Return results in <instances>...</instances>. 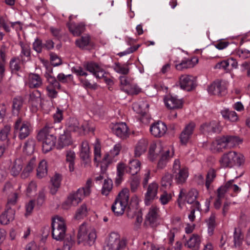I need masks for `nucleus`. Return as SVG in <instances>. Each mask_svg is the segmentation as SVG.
Masks as SVG:
<instances>
[{"mask_svg": "<svg viewBox=\"0 0 250 250\" xmlns=\"http://www.w3.org/2000/svg\"><path fill=\"white\" fill-rule=\"evenodd\" d=\"M56 139L53 128L47 125L42 128L37 135L38 141L42 143V150L44 153H47L54 148Z\"/></svg>", "mask_w": 250, "mask_h": 250, "instance_id": "nucleus-1", "label": "nucleus"}, {"mask_svg": "<svg viewBox=\"0 0 250 250\" xmlns=\"http://www.w3.org/2000/svg\"><path fill=\"white\" fill-rule=\"evenodd\" d=\"M129 191L123 189L119 192L111 207V209L116 216L124 214L126 207L128 206Z\"/></svg>", "mask_w": 250, "mask_h": 250, "instance_id": "nucleus-2", "label": "nucleus"}, {"mask_svg": "<svg viewBox=\"0 0 250 250\" xmlns=\"http://www.w3.org/2000/svg\"><path fill=\"white\" fill-rule=\"evenodd\" d=\"M244 157L241 154H237L235 151H229L221 157L219 162L223 167H231L234 165L239 166L244 164Z\"/></svg>", "mask_w": 250, "mask_h": 250, "instance_id": "nucleus-3", "label": "nucleus"}, {"mask_svg": "<svg viewBox=\"0 0 250 250\" xmlns=\"http://www.w3.org/2000/svg\"><path fill=\"white\" fill-rule=\"evenodd\" d=\"M52 236L57 241H62L65 235L66 226L61 217L57 216L52 219Z\"/></svg>", "mask_w": 250, "mask_h": 250, "instance_id": "nucleus-4", "label": "nucleus"}, {"mask_svg": "<svg viewBox=\"0 0 250 250\" xmlns=\"http://www.w3.org/2000/svg\"><path fill=\"white\" fill-rule=\"evenodd\" d=\"M89 194L88 190H84V188H79L76 191L69 195L66 200L62 205V208L68 209L71 206H77L83 197Z\"/></svg>", "mask_w": 250, "mask_h": 250, "instance_id": "nucleus-5", "label": "nucleus"}, {"mask_svg": "<svg viewBox=\"0 0 250 250\" xmlns=\"http://www.w3.org/2000/svg\"><path fill=\"white\" fill-rule=\"evenodd\" d=\"M77 238L78 244L84 242V245L91 246L95 242L96 234L94 230H91L87 234L86 224L83 223L80 226Z\"/></svg>", "mask_w": 250, "mask_h": 250, "instance_id": "nucleus-6", "label": "nucleus"}, {"mask_svg": "<svg viewBox=\"0 0 250 250\" xmlns=\"http://www.w3.org/2000/svg\"><path fill=\"white\" fill-rule=\"evenodd\" d=\"M126 246V241L121 240L120 235L116 232L110 234L104 250H123Z\"/></svg>", "mask_w": 250, "mask_h": 250, "instance_id": "nucleus-7", "label": "nucleus"}, {"mask_svg": "<svg viewBox=\"0 0 250 250\" xmlns=\"http://www.w3.org/2000/svg\"><path fill=\"white\" fill-rule=\"evenodd\" d=\"M32 131L31 124L28 122L22 121L21 118H18L14 125V132H19V138L23 140L27 138Z\"/></svg>", "mask_w": 250, "mask_h": 250, "instance_id": "nucleus-8", "label": "nucleus"}, {"mask_svg": "<svg viewBox=\"0 0 250 250\" xmlns=\"http://www.w3.org/2000/svg\"><path fill=\"white\" fill-rule=\"evenodd\" d=\"M198 194V193L195 189H190L187 193L185 189L183 188L181 189L177 200L179 207L180 208H182V205L184 204L185 200H186L188 204H194L197 201L196 199Z\"/></svg>", "mask_w": 250, "mask_h": 250, "instance_id": "nucleus-9", "label": "nucleus"}, {"mask_svg": "<svg viewBox=\"0 0 250 250\" xmlns=\"http://www.w3.org/2000/svg\"><path fill=\"white\" fill-rule=\"evenodd\" d=\"M159 208L156 207L152 206L146 216L144 226L146 228L149 227L152 228H156L159 224Z\"/></svg>", "mask_w": 250, "mask_h": 250, "instance_id": "nucleus-10", "label": "nucleus"}, {"mask_svg": "<svg viewBox=\"0 0 250 250\" xmlns=\"http://www.w3.org/2000/svg\"><path fill=\"white\" fill-rule=\"evenodd\" d=\"M172 170L175 180L178 184H182L186 182L188 177V171L186 168H181L179 160H176L174 161Z\"/></svg>", "mask_w": 250, "mask_h": 250, "instance_id": "nucleus-11", "label": "nucleus"}, {"mask_svg": "<svg viewBox=\"0 0 250 250\" xmlns=\"http://www.w3.org/2000/svg\"><path fill=\"white\" fill-rule=\"evenodd\" d=\"M121 147V145L120 144H116L109 153H107L104 155L101 166L102 171L103 168L104 169V171L106 170L108 165L112 162L113 158L119 154Z\"/></svg>", "mask_w": 250, "mask_h": 250, "instance_id": "nucleus-12", "label": "nucleus"}, {"mask_svg": "<svg viewBox=\"0 0 250 250\" xmlns=\"http://www.w3.org/2000/svg\"><path fill=\"white\" fill-rule=\"evenodd\" d=\"M146 187L145 203L146 205H149L157 197L159 186L156 182H153Z\"/></svg>", "mask_w": 250, "mask_h": 250, "instance_id": "nucleus-13", "label": "nucleus"}, {"mask_svg": "<svg viewBox=\"0 0 250 250\" xmlns=\"http://www.w3.org/2000/svg\"><path fill=\"white\" fill-rule=\"evenodd\" d=\"M226 87L219 80H216L210 84L208 88L210 95L223 96L226 93Z\"/></svg>", "mask_w": 250, "mask_h": 250, "instance_id": "nucleus-14", "label": "nucleus"}, {"mask_svg": "<svg viewBox=\"0 0 250 250\" xmlns=\"http://www.w3.org/2000/svg\"><path fill=\"white\" fill-rule=\"evenodd\" d=\"M180 85L181 88L189 91L195 88L196 83L192 76L183 75L180 78Z\"/></svg>", "mask_w": 250, "mask_h": 250, "instance_id": "nucleus-15", "label": "nucleus"}, {"mask_svg": "<svg viewBox=\"0 0 250 250\" xmlns=\"http://www.w3.org/2000/svg\"><path fill=\"white\" fill-rule=\"evenodd\" d=\"M167 127L166 124L162 122H157L153 124L150 127V131L155 137H161L167 132Z\"/></svg>", "mask_w": 250, "mask_h": 250, "instance_id": "nucleus-16", "label": "nucleus"}, {"mask_svg": "<svg viewBox=\"0 0 250 250\" xmlns=\"http://www.w3.org/2000/svg\"><path fill=\"white\" fill-rule=\"evenodd\" d=\"M15 210L11 207L6 206L5 211L0 216V222L2 225H7L15 218Z\"/></svg>", "mask_w": 250, "mask_h": 250, "instance_id": "nucleus-17", "label": "nucleus"}, {"mask_svg": "<svg viewBox=\"0 0 250 250\" xmlns=\"http://www.w3.org/2000/svg\"><path fill=\"white\" fill-rule=\"evenodd\" d=\"M195 127V124L192 122L189 123L186 126L180 136V141L182 144L186 145L188 143L193 133Z\"/></svg>", "mask_w": 250, "mask_h": 250, "instance_id": "nucleus-18", "label": "nucleus"}, {"mask_svg": "<svg viewBox=\"0 0 250 250\" xmlns=\"http://www.w3.org/2000/svg\"><path fill=\"white\" fill-rule=\"evenodd\" d=\"M225 136L218 138L211 143V149L216 152H221L226 149L228 146Z\"/></svg>", "mask_w": 250, "mask_h": 250, "instance_id": "nucleus-19", "label": "nucleus"}, {"mask_svg": "<svg viewBox=\"0 0 250 250\" xmlns=\"http://www.w3.org/2000/svg\"><path fill=\"white\" fill-rule=\"evenodd\" d=\"M200 130L203 134L220 132L218 123L215 121L203 124L200 126Z\"/></svg>", "mask_w": 250, "mask_h": 250, "instance_id": "nucleus-20", "label": "nucleus"}, {"mask_svg": "<svg viewBox=\"0 0 250 250\" xmlns=\"http://www.w3.org/2000/svg\"><path fill=\"white\" fill-rule=\"evenodd\" d=\"M68 131L77 132L79 134L84 133L86 130V127L83 125H80L78 120L75 118L69 120L68 125Z\"/></svg>", "mask_w": 250, "mask_h": 250, "instance_id": "nucleus-21", "label": "nucleus"}, {"mask_svg": "<svg viewBox=\"0 0 250 250\" xmlns=\"http://www.w3.org/2000/svg\"><path fill=\"white\" fill-rule=\"evenodd\" d=\"M234 180H231L228 181L224 186H221L218 189L217 191L219 192V196L221 197L224 195L225 193L229 189H231L234 193H238L240 191V188L233 184Z\"/></svg>", "mask_w": 250, "mask_h": 250, "instance_id": "nucleus-22", "label": "nucleus"}, {"mask_svg": "<svg viewBox=\"0 0 250 250\" xmlns=\"http://www.w3.org/2000/svg\"><path fill=\"white\" fill-rule=\"evenodd\" d=\"M167 107L170 109L181 108L183 106L182 102L171 96H167L164 100Z\"/></svg>", "mask_w": 250, "mask_h": 250, "instance_id": "nucleus-23", "label": "nucleus"}, {"mask_svg": "<svg viewBox=\"0 0 250 250\" xmlns=\"http://www.w3.org/2000/svg\"><path fill=\"white\" fill-rule=\"evenodd\" d=\"M28 102L33 107L37 109L42 105L41 93L38 90H34L30 94Z\"/></svg>", "mask_w": 250, "mask_h": 250, "instance_id": "nucleus-24", "label": "nucleus"}, {"mask_svg": "<svg viewBox=\"0 0 250 250\" xmlns=\"http://www.w3.org/2000/svg\"><path fill=\"white\" fill-rule=\"evenodd\" d=\"M72 143L70 133L68 131H64L61 134L58 139V147L60 149L68 146Z\"/></svg>", "mask_w": 250, "mask_h": 250, "instance_id": "nucleus-25", "label": "nucleus"}, {"mask_svg": "<svg viewBox=\"0 0 250 250\" xmlns=\"http://www.w3.org/2000/svg\"><path fill=\"white\" fill-rule=\"evenodd\" d=\"M128 128L125 123L116 125L114 127V132L119 137L125 139L128 136Z\"/></svg>", "mask_w": 250, "mask_h": 250, "instance_id": "nucleus-26", "label": "nucleus"}, {"mask_svg": "<svg viewBox=\"0 0 250 250\" xmlns=\"http://www.w3.org/2000/svg\"><path fill=\"white\" fill-rule=\"evenodd\" d=\"M200 243L201 239L200 236L196 234H193L187 242L185 245L193 250H199Z\"/></svg>", "mask_w": 250, "mask_h": 250, "instance_id": "nucleus-27", "label": "nucleus"}, {"mask_svg": "<svg viewBox=\"0 0 250 250\" xmlns=\"http://www.w3.org/2000/svg\"><path fill=\"white\" fill-rule=\"evenodd\" d=\"M80 156L81 159L85 163H88L90 160L89 146L86 141H84L82 143Z\"/></svg>", "mask_w": 250, "mask_h": 250, "instance_id": "nucleus-28", "label": "nucleus"}, {"mask_svg": "<svg viewBox=\"0 0 250 250\" xmlns=\"http://www.w3.org/2000/svg\"><path fill=\"white\" fill-rule=\"evenodd\" d=\"M23 167V161L21 158L16 159L11 164L10 172L13 176H16L20 173Z\"/></svg>", "mask_w": 250, "mask_h": 250, "instance_id": "nucleus-29", "label": "nucleus"}, {"mask_svg": "<svg viewBox=\"0 0 250 250\" xmlns=\"http://www.w3.org/2000/svg\"><path fill=\"white\" fill-rule=\"evenodd\" d=\"M141 163L137 160H133L130 161L128 168H125L126 172L130 173L131 176H135V175L140 170Z\"/></svg>", "mask_w": 250, "mask_h": 250, "instance_id": "nucleus-30", "label": "nucleus"}, {"mask_svg": "<svg viewBox=\"0 0 250 250\" xmlns=\"http://www.w3.org/2000/svg\"><path fill=\"white\" fill-rule=\"evenodd\" d=\"M61 176L59 174H55L51 179V186L50 188V192L52 195H55L60 186Z\"/></svg>", "mask_w": 250, "mask_h": 250, "instance_id": "nucleus-31", "label": "nucleus"}, {"mask_svg": "<svg viewBox=\"0 0 250 250\" xmlns=\"http://www.w3.org/2000/svg\"><path fill=\"white\" fill-rule=\"evenodd\" d=\"M148 144V141L146 139L141 140L138 143L135 149V156L136 157H140L142 154L146 150Z\"/></svg>", "mask_w": 250, "mask_h": 250, "instance_id": "nucleus-32", "label": "nucleus"}, {"mask_svg": "<svg viewBox=\"0 0 250 250\" xmlns=\"http://www.w3.org/2000/svg\"><path fill=\"white\" fill-rule=\"evenodd\" d=\"M70 32L75 36H79L85 31V26L82 23H71L68 25Z\"/></svg>", "mask_w": 250, "mask_h": 250, "instance_id": "nucleus-33", "label": "nucleus"}, {"mask_svg": "<svg viewBox=\"0 0 250 250\" xmlns=\"http://www.w3.org/2000/svg\"><path fill=\"white\" fill-rule=\"evenodd\" d=\"M42 81L40 76L36 74L29 75V86L30 88H36L40 86Z\"/></svg>", "mask_w": 250, "mask_h": 250, "instance_id": "nucleus-34", "label": "nucleus"}, {"mask_svg": "<svg viewBox=\"0 0 250 250\" xmlns=\"http://www.w3.org/2000/svg\"><path fill=\"white\" fill-rule=\"evenodd\" d=\"M91 43L90 37L88 35L83 36L75 41L76 46L81 49H83L85 46L91 45Z\"/></svg>", "mask_w": 250, "mask_h": 250, "instance_id": "nucleus-35", "label": "nucleus"}, {"mask_svg": "<svg viewBox=\"0 0 250 250\" xmlns=\"http://www.w3.org/2000/svg\"><path fill=\"white\" fill-rule=\"evenodd\" d=\"M36 165V159L32 158L28 162L26 167L24 168L21 174V177L23 179L27 178L29 176V173L32 171Z\"/></svg>", "mask_w": 250, "mask_h": 250, "instance_id": "nucleus-36", "label": "nucleus"}, {"mask_svg": "<svg viewBox=\"0 0 250 250\" xmlns=\"http://www.w3.org/2000/svg\"><path fill=\"white\" fill-rule=\"evenodd\" d=\"M125 168V164L121 163L118 165L117 167V176L115 181V184L116 186H119L121 183Z\"/></svg>", "mask_w": 250, "mask_h": 250, "instance_id": "nucleus-37", "label": "nucleus"}, {"mask_svg": "<svg viewBox=\"0 0 250 250\" xmlns=\"http://www.w3.org/2000/svg\"><path fill=\"white\" fill-rule=\"evenodd\" d=\"M24 102V99L21 96L16 97L13 99L12 101V110L13 112L19 113L22 106Z\"/></svg>", "mask_w": 250, "mask_h": 250, "instance_id": "nucleus-38", "label": "nucleus"}, {"mask_svg": "<svg viewBox=\"0 0 250 250\" xmlns=\"http://www.w3.org/2000/svg\"><path fill=\"white\" fill-rule=\"evenodd\" d=\"M36 146V142L33 139H28L24 144L23 151L27 154H32Z\"/></svg>", "mask_w": 250, "mask_h": 250, "instance_id": "nucleus-39", "label": "nucleus"}, {"mask_svg": "<svg viewBox=\"0 0 250 250\" xmlns=\"http://www.w3.org/2000/svg\"><path fill=\"white\" fill-rule=\"evenodd\" d=\"M195 64L191 59H185L183 60L181 63L176 64L175 68L178 70L182 71L185 69L193 67Z\"/></svg>", "mask_w": 250, "mask_h": 250, "instance_id": "nucleus-40", "label": "nucleus"}, {"mask_svg": "<svg viewBox=\"0 0 250 250\" xmlns=\"http://www.w3.org/2000/svg\"><path fill=\"white\" fill-rule=\"evenodd\" d=\"M47 171L46 162L42 160L40 162L37 169V175L39 178H42L46 175Z\"/></svg>", "mask_w": 250, "mask_h": 250, "instance_id": "nucleus-41", "label": "nucleus"}, {"mask_svg": "<svg viewBox=\"0 0 250 250\" xmlns=\"http://www.w3.org/2000/svg\"><path fill=\"white\" fill-rule=\"evenodd\" d=\"M216 176V171L212 168H210L206 175V187L208 189L209 188L210 184L213 181Z\"/></svg>", "mask_w": 250, "mask_h": 250, "instance_id": "nucleus-42", "label": "nucleus"}, {"mask_svg": "<svg viewBox=\"0 0 250 250\" xmlns=\"http://www.w3.org/2000/svg\"><path fill=\"white\" fill-rule=\"evenodd\" d=\"M157 146L154 143L150 144L148 152V158L149 159L153 161L157 158L158 156V152H160V149L159 150H156Z\"/></svg>", "mask_w": 250, "mask_h": 250, "instance_id": "nucleus-43", "label": "nucleus"}, {"mask_svg": "<svg viewBox=\"0 0 250 250\" xmlns=\"http://www.w3.org/2000/svg\"><path fill=\"white\" fill-rule=\"evenodd\" d=\"M88 213V209L85 204H83L79 208L75 213V218L79 220L86 216Z\"/></svg>", "mask_w": 250, "mask_h": 250, "instance_id": "nucleus-44", "label": "nucleus"}, {"mask_svg": "<svg viewBox=\"0 0 250 250\" xmlns=\"http://www.w3.org/2000/svg\"><path fill=\"white\" fill-rule=\"evenodd\" d=\"M222 114L225 119H228L231 122H236L238 120V116L234 111L225 110L222 111Z\"/></svg>", "mask_w": 250, "mask_h": 250, "instance_id": "nucleus-45", "label": "nucleus"}, {"mask_svg": "<svg viewBox=\"0 0 250 250\" xmlns=\"http://www.w3.org/2000/svg\"><path fill=\"white\" fill-rule=\"evenodd\" d=\"M11 131V126L9 125H6L0 131V141H6L8 143L10 141L8 136Z\"/></svg>", "mask_w": 250, "mask_h": 250, "instance_id": "nucleus-46", "label": "nucleus"}, {"mask_svg": "<svg viewBox=\"0 0 250 250\" xmlns=\"http://www.w3.org/2000/svg\"><path fill=\"white\" fill-rule=\"evenodd\" d=\"M112 189V181L111 179L104 180L102 190V194L107 196Z\"/></svg>", "mask_w": 250, "mask_h": 250, "instance_id": "nucleus-47", "label": "nucleus"}, {"mask_svg": "<svg viewBox=\"0 0 250 250\" xmlns=\"http://www.w3.org/2000/svg\"><path fill=\"white\" fill-rule=\"evenodd\" d=\"M21 62L19 59L13 58L10 62V68L12 73H17L21 69Z\"/></svg>", "mask_w": 250, "mask_h": 250, "instance_id": "nucleus-48", "label": "nucleus"}, {"mask_svg": "<svg viewBox=\"0 0 250 250\" xmlns=\"http://www.w3.org/2000/svg\"><path fill=\"white\" fill-rule=\"evenodd\" d=\"M114 69L116 72L124 75H127L129 71V68L128 67L122 65L119 62L115 63Z\"/></svg>", "mask_w": 250, "mask_h": 250, "instance_id": "nucleus-49", "label": "nucleus"}, {"mask_svg": "<svg viewBox=\"0 0 250 250\" xmlns=\"http://www.w3.org/2000/svg\"><path fill=\"white\" fill-rule=\"evenodd\" d=\"M173 176L169 173H166L162 178L161 183L163 187H170L172 183Z\"/></svg>", "mask_w": 250, "mask_h": 250, "instance_id": "nucleus-50", "label": "nucleus"}, {"mask_svg": "<svg viewBox=\"0 0 250 250\" xmlns=\"http://www.w3.org/2000/svg\"><path fill=\"white\" fill-rule=\"evenodd\" d=\"M207 223L208 226V233L210 235H211L213 233L216 226L215 216L214 214H212L211 215L207 221Z\"/></svg>", "mask_w": 250, "mask_h": 250, "instance_id": "nucleus-51", "label": "nucleus"}, {"mask_svg": "<svg viewBox=\"0 0 250 250\" xmlns=\"http://www.w3.org/2000/svg\"><path fill=\"white\" fill-rule=\"evenodd\" d=\"M234 246H240L242 243L243 239V235H242L240 230H237L236 228H235L234 232Z\"/></svg>", "mask_w": 250, "mask_h": 250, "instance_id": "nucleus-52", "label": "nucleus"}, {"mask_svg": "<svg viewBox=\"0 0 250 250\" xmlns=\"http://www.w3.org/2000/svg\"><path fill=\"white\" fill-rule=\"evenodd\" d=\"M141 212L140 209H138L136 207L133 208L131 204L128 205L126 213L128 217L133 218Z\"/></svg>", "mask_w": 250, "mask_h": 250, "instance_id": "nucleus-53", "label": "nucleus"}, {"mask_svg": "<svg viewBox=\"0 0 250 250\" xmlns=\"http://www.w3.org/2000/svg\"><path fill=\"white\" fill-rule=\"evenodd\" d=\"M85 68L89 72L92 73L93 75L96 73L97 70H99L100 66L99 65L95 62H87L84 64Z\"/></svg>", "mask_w": 250, "mask_h": 250, "instance_id": "nucleus-54", "label": "nucleus"}, {"mask_svg": "<svg viewBox=\"0 0 250 250\" xmlns=\"http://www.w3.org/2000/svg\"><path fill=\"white\" fill-rule=\"evenodd\" d=\"M140 185V178L137 176H131L130 189L131 191L135 192Z\"/></svg>", "mask_w": 250, "mask_h": 250, "instance_id": "nucleus-55", "label": "nucleus"}, {"mask_svg": "<svg viewBox=\"0 0 250 250\" xmlns=\"http://www.w3.org/2000/svg\"><path fill=\"white\" fill-rule=\"evenodd\" d=\"M45 77L48 81V82L50 83V85L49 86L54 87H57L58 89L60 88V84L57 81L56 78L49 74L46 73L45 74Z\"/></svg>", "mask_w": 250, "mask_h": 250, "instance_id": "nucleus-56", "label": "nucleus"}, {"mask_svg": "<svg viewBox=\"0 0 250 250\" xmlns=\"http://www.w3.org/2000/svg\"><path fill=\"white\" fill-rule=\"evenodd\" d=\"M75 244L74 240L71 236L67 237L64 241L62 250H70Z\"/></svg>", "mask_w": 250, "mask_h": 250, "instance_id": "nucleus-57", "label": "nucleus"}, {"mask_svg": "<svg viewBox=\"0 0 250 250\" xmlns=\"http://www.w3.org/2000/svg\"><path fill=\"white\" fill-rule=\"evenodd\" d=\"M51 63L54 66L60 65L62 64L61 59L55 54L51 53L50 54Z\"/></svg>", "mask_w": 250, "mask_h": 250, "instance_id": "nucleus-58", "label": "nucleus"}, {"mask_svg": "<svg viewBox=\"0 0 250 250\" xmlns=\"http://www.w3.org/2000/svg\"><path fill=\"white\" fill-rule=\"evenodd\" d=\"M228 146H235L238 144L239 139L236 136H225Z\"/></svg>", "mask_w": 250, "mask_h": 250, "instance_id": "nucleus-59", "label": "nucleus"}, {"mask_svg": "<svg viewBox=\"0 0 250 250\" xmlns=\"http://www.w3.org/2000/svg\"><path fill=\"white\" fill-rule=\"evenodd\" d=\"M192 208L190 211V213L188 215V218L191 221H193L195 219V210H200V203L198 201H196L192 206Z\"/></svg>", "mask_w": 250, "mask_h": 250, "instance_id": "nucleus-60", "label": "nucleus"}, {"mask_svg": "<svg viewBox=\"0 0 250 250\" xmlns=\"http://www.w3.org/2000/svg\"><path fill=\"white\" fill-rule=\"evenodd\" d=\"M35 207V201L34 200H30L25 205L26 212L25 213V216L30 215L32 212V210Z\"/></svg>", "mask_w": 250, "mask_h": 250, "instance_id": "nucleus-61", "label": "nucleus"}, {"mask_svg": "<svg viewBox=\"0 0 250 250\" xmlns=\"http://www.w3.org/2000/svg\"><path fill=\"white\" fill-rule=\"evenodd\" d=\"M45 195L44 190L42 189L39 193V195L37 199V204L39 207H41L45 201Z\"/></svg>", "mask_w": 250, "mask_h": 250, "instance_id": "nucleus-62", "label": "nucleus"}, {"mask_svg": "<svg viewBox=\"0 0 250 250\" xmlns=\"http://www.w3.org/2000/svg\"><path fill=\"white\" fill-rule=\"evenodd\" d=\"M33 49L38 53H41L42 50L43 45L42 44V41L37 39L33 44Z\"/></svg>", "mask_w": 250, "mask_h": 250, "instance_id": "nucleus-63", "label": "nucleus"}, {"mask_svg": "<svg viewBox=\"0 0 250 250\" xmlns=\"http://www.w3.org/2000/svg\"><path fill=\"white\" fill-rule=\"evenodd\" d=\"M75 159V152L71 150L66 151V162H73Z\"/></svg>", "mask_w": 250, "mask_h": 250, "instance_id": "nucleus-64", "label": "nucleus"}]
</instances>
